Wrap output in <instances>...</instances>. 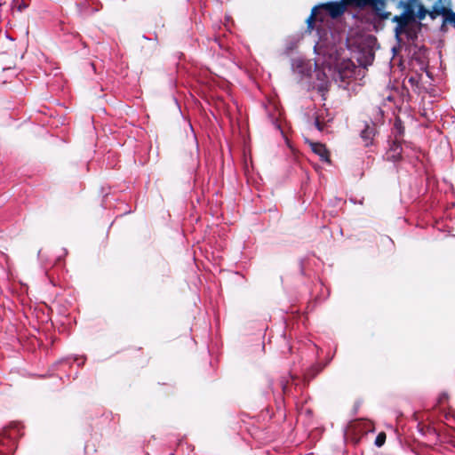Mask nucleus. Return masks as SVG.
<instances>
[{"label":"nucleus","mask_w":455,"mask_h":455,"mask_svg":"<svg viewBox=\"0 0 455 455\" xmlns=\"http://www.w3.org/2000/svg\"><path fill=\"white\" fill-rule=\"evenodd\" d=\"M391 20L395 23L394 33L395 37L398 42L402 41L401 36L403 35H405L409 40H414L417 38V34L411 28L413 23L419 22L417 20L401 13L399 15H395Z\"/></svg>","instance_id":"f03ea898"},{"label":"nucleus","mask_w":455,"mask_h":455,"mask_svg":"<svg viewBox=\"0 0 455 455\" xmlns=\"http://www.w3.org/2000/svg\"><path fill=\"white\" fill-rule=\"evenodd\" d=\"M21 435L20 424L11 423L0 430V455H13L18 447V439Z\"/></svg>","instance_id":"f257e3e1"},{"label":"nucleus","mask_w":455,"mask_h":455,"mask_svg":"<svg viewBox=\"0 0 455 455\" xmlns=\"http://www.w3.org/2000/svg\"><path fill=\"white\" fill-rule=\"evenodd\" d=\"M308 144L312 151L319 156L322 161L331 164L330 152L324 144L313 141H308Z\"/></svg>","instance_id":"6e6552de"},{"label":"nucleus","mask_w":455,"mask_h":455,"mask_svg":"<svg viewBox=\"0 0 455 455\" xmlns=\"http://www.w3.org/2000/svg\"><path fill=\"white\" fill-rule=\"evenodd\" d=\"M320 11H325L332 19L341 17L347 10L346 0L339 2H327L317 5Z\"/></svg>","instance_id":"20e7f679"},{"label":"nucleus","mask_w":455,"mask_h":455,"mask_svg":"<svg viewBox=\"0 0 455 455\" xmlns=\"http://www.w3.org/2000/svg\"><path fill=\"white\" fill-rule=\"evenodd\" d=\"M393 134H394V138H395L394 140H400L403 137L404 127L400 119H396L394 124Z\"/></svg>","instance_id":"f8f14e48"},{"label":"nucleus","mask_w":455,"mask_h":455,"mask_svg":"<svg viewBox=\"0 0 455 455\" xmlns=\"http://www.w3.org/2000/svg\"><path fill=\"white\" fill-rule=\"evenodd\" d=\"M440 31L442 33H446L448 31V23H444V18H443V22L440 26Z\"/></svg>","instance_id":"aec40b11"},{"label":"nucleus","mask_w":455,"mask_h":455,"mask_svg":"<svg viewBox=\"0 0 455 455\" xmlns=\"http://www.w3.org/2000/svg\"><path fill=\"white\" fill-rule=\"evenodd\" d=\"M315 125L316 129L320 132H323L326 127V123L323 121L322 115H316L315 118Z\"/></svg>","instance_id":"4468645a"},{"label":"nucleus","mask_w":455,"mask_h":455,"mask_svg":"<svg viewBox=\"0 0 455 455\" xmlns=\"http://www.w3.org/2000/svg\"><path fill=\"white\" fill-rule=\"evenodd\" d=\"M350 427L354 435H358L355 440L356 443L360 441L363 435L374 430L372 423L366 420H356L351 424Z\"/></svg>","instance_id":"39448f33"},{"label":"nucleus","mask_w":455,"mask_h":455,"mask_svg":"<svg viewBox=\"0 0 455 455\" xmlns=\"http://www.w3.org/2000/svg\"><path fill=\"white\" fill-rule=\"evenodd\" d=\"M449 403V395L447 393H442L437 400V403L435 405L436 408L442 412L444 413L446 419L451 415V412H447L446 410L450 409L448 404Z\"/></svg>","instance_id":"9b49d317"},{"label":"nucleus","mask_w":455,"mask_h":455,"mask_svg":"<svg viewBox=\"0 0 455 455\" xmlns=\"http://www.w3.org/2000/svg\"><path fill=\"white\" fill-rule=\"evenodd\" d=\"M402 146L401 141L394 140L387 152V160L396 162L402 159Z\"/></svg>","instance_id":"9d476101"},{"label":"nucleus","mask_w":455,"mask_h":455,"mask_svg":"<svg viewBox=\"0 0 455 455\" xmlns=\"http://www.w3.org/2000/svg\"><path fill=\"white\" fill-rule=\"evenodd\" d=\"M280 385H281L283 395H290L291 388L289 387V380H287L285 378H282L280 379Z\"/></svg>","instance_id":"f3484780"},{"label":"nucleus","mask_w":455,"mask_h":455,"mask_svg":"<svg viewBox=\"0 0 455 455\" xmlns=\"http://www.w3.org/2000/svg\"><path fill=\"white\" fill-rule=\"evenodd\" d=\"M290 377H291V380H292V381H293V380H295V379H296V378H297V377H296V376H294V375H290Z\"/></svg>","instance_id":"4be33fe9"},{"label":"nucleus","mask_w":455,"mask_h":455,"mask_svg":"<svg viewBox=\"0 0 455 455\" xmlns=\"http://www.w3.org/2000/svg\"><path fill=\"white\" fill-rule=\"evenodd\" d=\"M426 50L420 49L418 52H416L415 59L420 64L421 68H423L426 65V56H425Z\"/></svg>","instance_id":"ddd939ff"},{"label":"nucleus","mask_w":455,"mask_h":455,"mask_svg":"<svg viewBox=\"0 0 455 455\" xmlns=\"http://www.w3.org/2000/svg\"><path fill=\"white\" fill-rule=\"evenodd\" d=\"M147 364H148V360H146V361H144V362H143L142 366H145V365H147Z\"/></svg>","instance_id":"5701e85b"},{"label":"nucleus","mask_w":455,"mask_h":455,"mask_svg":"<svg viewBox=\"0 0 455 455\" xmlns=\"http://www.w3.org/2000/svg\"><path fill=\"white\" fill-rule=\"evenodd\" d=\"M325 14L320 11L319 7L316 5L313 7L309 17L307 19V29L312 31L315 28V24L316 21L323 22L325 20Z\"/></svg>","instance_id":"1a4fd4ad"},{"label":"nucleus","mask_w":455,"mask_h":455,"mask_svg":"<svg viewBox=\"0 0 455 455\" xmlns=\"http://www.w3.org/2000/svg\"><path fill=\"white\" fill-rule=\"evenodd\" d=\"M438 16H443L444 18V23H448L455 28V12L451 8H440L435 9L433 12H429V17L431 20H435Z\"/></svg>","instance_id":"423d86ee"},{"label":"nucleus","mask_w":455,"mask_h":455,"mask_svg":"<svg viewBox=\"0 0 455 455\" xmlns=\"http://www.w3.org/2000/svg\"><path fill=\"white\" fill-rule=\"evenodd\" d=\"M385 5V0H377L372 4H369V6L372 7L376 12L382 11Z\"/></svg>","instance_id":"a211bd4d"},{"label":"nucleus","mask_w":455,"mask_h":455,"mask_svg":"<svg viewBox=\"0 0 455 455\" xmlns=\"http://www.w3.org/2000/svg\"><path fill=\"white\" fill-rule=\"evenodd\" d=\"M397 8L403 9L402 14L409 16L419 21L423 20L427 15L429 16L428 10L420 2V0H400L397 4Z\"/></svg>","instance_id":"7ed1b4c3"},{"label":"nucleus","mask_w":455,"mask_h":455,"mask_svg":"<svg viewBox=\"0 0 455 455\" xmlns=\"http://www.w3.org/2000/svg\"><path fill=\"white\" fill-rule=\"evenodd\" d=\"M377 133L376 126L374 124H365L363 129L361 131L360 137L363 141L364 147H369L373 144L374 137Z\"/></svg>","instance_id":"0eeeda50"},{"label":"nucleus","mask_w":455,"mask_h":455,"mask_svg":"<svg viewBox=\"0 0 455 455\" xmlns=\"http://www.w3.org/2000/svg\"><path fill=\"white\" fill-rule=\"evenodd\" d=\"M313 371H314V372H313L310 376H309V373H308V374L305 377V379H307V382H309L310 379L315 378V375L318 373V371H319L318 370H313Z\"/></svg>","instance_id":"412c9836"},{"label":"nucleus","mask_w":455,"mask_h":455,"mask_svg":"<svg viewBox=\"0 0 455 455\" xmlns=\"http://www.w3.org/2000/svg\"><path fill=\"white\" fill-rule=\"evenodd\" d=\"M147 455H148V454H147Z\"/></svg>","instance_id":"b1692460"},{"label":"nucleus","mask_w":455,"mask_h":455,"mask_svg":"<svg viewBox=\"0 0 455 455\" xmlns=\"http://www.w3.org/2000/svg\"><path fill=\"white\" fill-rule=\"evenodd\" d=\"M386 439H387V435L385 432H379L375 439V445L377 447H381L384 445L385 442H386Z\"/></svg>","instance_id":"dca6fc26"},{"label":"nucleus","mask_w":455,"mask_h":455,"mask_svg":"<svg viewBox=\"0 0 455 455\" xmlns=\"http://www.w3.org/2000/svg\"><path fill=\"white\" fill-rule=\"evenodd\" d=\"M377 13L381 20H387L391 16V12H380L379 11V12H377Z\"/></svg>","instance_id":"6ab92c4d"},{"label":"nucleus","mask_w":455,"mask_h":455,"mask_svg":"<svg viewBox=\"0 0 455 455\" xmlns=\"http://www.w3.org/2000/svg\"><path fill=\"white\" fill-rule=\"evenodd\" d=\"M28 7V4L25 2V0H14L12 4V9L17 10L18 12H21Z\"/></svg>","instance_id":"2eb2a0df"}]
</instances>
